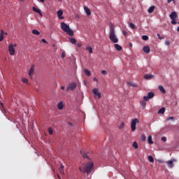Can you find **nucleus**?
<instances>
[{
	"label": "nucleus",
	"mask_w": 179,
	"mask_h": 179,
	"mask_svg": "<svg viewBox=\"0 0 179 179\" xmlns=\"http://www.w3.org/2000/svg\"><path fill=\"white\" fill-rule=\"evenodd\" d=\"M143 51H144L145 54H149V52H150V48L149 46H144L143 48Z\"/></svg>",
	"instance_id": "2eb2a0df"
},
{
	"label": "nucleus",
	"mask_w": 179,
	"mask_h": 179,
	"mask_svg": "<svg viewBox=\"0 0 179 179\" xmlns=\"http://www.w3.org/2000/svg\"><path fill=\"white\" fill-rule=\"evenodd\" d=\"M101 73H102L103 75H107V71H106V70H102V71H101Z\"/></svg>",
	"instance_id": "37998d69"
},
{
	"label": "nucleus",
	"mask_w": 179,
	"mask_h": 179,
	"mask_svg": "<svg viewBox=\"0 0 179 179\" xmlns=\"http://www.w3.org/2000/svg\"><path fill=\"white\" fill-rule=\"evenodd\" d=\"M58 1H61V0H58Z\"/></svg>",
	"instance_id": "680f3d73"
},
{
	"label": "nucleus",
	"mask_w": 179,
	"mask_h": 179,
	"mask_svg": "<svg viewBox=\"0 0 179 179\" xmlns=\"http://www.w3.org/2000/svg\"><path fill=\"white\" fill-rule=\"evenodd\" d=\"M109 40H110L112 43H115V44L118 43V38L115 34V28L114 27L113 24H111L110 26Z\"/></svg>",
	"instance_id": "f03ea898"
},
{
	"label": "nucleus",
	"mask_w": 179,
	"mask_h": 179,
	"mask_svg": "<svg viewBox=\"0 0 179 179\" xmlns=\"http://www.w3.org/2000/svg\"><path fill=\"white\" fill-rule=\"evenodd\" d=\"M57 177L59 179H61V176H59V174H57Z\"/></svg>",
	"instance_id": "6e6d98bb"
},
{
	"label": "nucleus",
	"mask_w": 179,
	"mask_h": 179,
	"mask_svg": "<svg viewBox=\"0 0 179 179\" xmlns=\"http://www.w3.org/2000/svg\"><path fill=\"white\" fill-rule=\"evenodd\" d=\"M127 85H128V86H131L132 87H136V86H138V85H136V83H131V82H128V83H127Z\"/></svg>",
	"instance_id": "4be33fe9"
},
{
	"label": "nucleus",
	"mask_w": 179,
	"mask_h": 179,
	"mask_svg": "<svg viewBox=\"0 0 179 179\" xmlns=\"http://www.w3.org/2000/svg\"><path fill=\"white\" fill-rule=\"evenodd\" d=\"M57 15L58 16V18L60 19V20H62L64 19V17L62 16V15H64V11H62V10H59L57 12Z\"/></svg>",
	"instance_id": "f8f14e48"
},
{
	"label": "nucleus",
	"mask_w": 179,
	"mask_h": 179,
	"mask_svg": "<svg viewBox=\"0 0 179 179\" xmlns=\"http://www.w3.org/2000/svg\"><path fill=\"white\" fill-rule=\"evenodd\" d=\"M42 43H44L45 44H47V41H45V39H42Z\"/></svg>",
	"instance_id": "3c124183"
},
{
	"label": "nucleus",
	"mask_w": 179,
	"mask_h": 179,
	"mask_svg": "<svg viewBox=\"0 0 179 179\" xmlns=\"http://www.w3.org/2000/svg\"><path fill=\"white\" fill-rule=\"evenodd\" d=\"M169 17L171 19V20H174V19H177V17H178V15H177L176 11H173L169 15Z\"/></svg>",
	"instance_id": "9d476101"
},
{
	"label": "nucleus",
	"mask_w": 179,
	"mask_h": 179,
	"mask_svg": "<svg viewBox=\"0 0 179 179\" xmlns=\"http://www.w3.org/2000/svg\"><path fill=\"white\" fill-rule=\"evenodd\" d=\"M142 39L144 41H148V40H149V36H146V35H143L142 36Z\"/></svg>",
	"instance_id": "2f4dec72"
},
{
	"label": "nucleus",
	"mask_w": 179,
	"mask_h": 179,
	"mask_svg": "<svg viewBox=\"0 0 179 179\" xmlns=\"http://www.w3.org/2000/svg\"><path fill=\"white\" fill-rule=\"evenodd\" d=\"M5 33L3 32V30H1V34H0V41H3V34Z\"/></svg>",
	"instance_id": "393cba45"
},
{
	"label": "nucleus",
	"mask_w": 179,
	"mask_h": 179,
	"mask_svg": "<svg viewBox=\"0 0 179 179\" xmlns=\"http://www.w3.org/2000/svg\"><path fill=\"white\" fill-rule=\"evenodd\" d=\"M61 89H62V90H64V89H65V87L64 86H62Z\"/></svg>",
	"instance_id": "5fc2aeb1"
},
{
	"label": "nucleus",
	"mask_w": 179,
	"mask_h": 179,
	"mask_svg": "<svg viewBox=\"0 0 179 179\" xmlns=\"http://www.w3.org/2000/svg\"><path fill=\"white\" fill-rule=\"evenodd\" d=\"M129 27H131V29H135V24H134V23L130 22L129 23Z\"/></svg>",
	"instance_id": "e433bc0d"
},
{
	"label": "nucleus",
	"mask_w": 179,
	"mask_h": 179,
	"mask_svg": "<svg viewBox=\"0 0 179 179\" xmlns=\"http://www.w3.org/2000/svg\"><path fill=\"white\" fill-rule=\"evenodd\" d=\"M114 46L115 50H117V51H121L122 50V47H121V45L118 44H115Z\"/></svg>",
	"instance_id": "6ab92c4d"
},
{
	"label": "nucleus",
	"mask_w": 179,
	"mask_h": 179,
	"mask_svg": "<svg viewBox=\"0 0 179 179\" xmlns=\"http://www.w3.org/2000/svg\"><path fill=\"white\" fill-rule=\"evenodd\" d=\"M122 33L124 34V36H127L128 32H127L126 31H122Z\"/></svg>",
	"instance_id": "de8ad7c7"
},
{
	"label": "nucleus",
	"mask_w": 179,
	"mask_h": 179,
	"mask_svg": "<svg viewBox=\"0 0 179 179\" xmlns=\"http://www.w3.org/2000/svg\"><path fill=\"white\" fill-rule=\"evenodd\" d=\"M174 162H177V159H173L172 160L166 162L169 169H173V167H174Z\"/></svg>",
	"instance_id": "6e6552de"
},
{
	"label": "nucleus",
	"mask_w": 179,
	"mask_h": 179,
	"mask_svg": "<svg viewBox=\"0 0 179 179\" xmlns=\"http://www.w3.org/2000/svg\"><path fill=\"white\" fill-rule=\"evenodd\" d=\"M171 23V24H177V19L175 18V19L172 20Z\"/></svg>",
	"instance_id": "f704fd0d"
},
{
	"label": "nucleus",
	"mask_w": 179,
	"mask_h": 179,
	"mask_svg": "<svg viewBox=\"0 0 179 179\" xmlns=\"http://www.w3.org/2000/svg\"><path fill=\"white\" fill-rule=\"evenodd\" d=\"M162 141L163 142H166V141H167V138H166V137H162Z\"/></svg>",
	"instance_id": "a18cd8bd"
},
{
	"label": "nucleus",
	"mask_w": 179,
	"mask_h": 179,
	"mask_svg": "<svg viewBox=\"0 0 179 179\" xmlns=\"http://www.w3.org/2000/svg\"><path fill=\"white\" fill-rule=\"evenodd\" d=\"M157 36L159 40H163V38H164V37H162V36H160V34H157Z\"/></svg>",
	"instance_id": "ea45409f"
},
{
	"label": "nucleus",
	"mask_w": 179,
	"mask_h": 179,
	"mask_svg": "<svg viewBox=\"0 0 179 179\" xmlns=\"http://www.w3.org/2000/svg\"><path fill=\"white\" fill-rule=\"evenodd\" d=\"M32 10H34V12H36V13H38L40 16H43V14L41 13V10H40V9L36 7H33Z\"/></svg>",
	"instance_id": "dca6fc26"
},
{
	"label": "nucleus",
	"mask_w": 179,
	"mask_h": 179,
	"mask_svg": "<svg viewBox=\"0 0 179 179\" xmlns=\"http://www.w3.org/2000/svg\"><path fill=\"white\" fill-rule=\"evenodd\" d=\"M94 169V164L92 161L87 162L83 168H79V170L81 173H87V176H89V174H90V173H92V171H93Z\"/></svg>",
	"instance_id": "f257e3e1"
},
{
	"label": "nucleus",
	"mask_w": 179,
	"mask_h": 179,
	"mask_svg": "<svg viewBox=\"0 0 179 179\" xmlns=\"http://www.w3.org/2000/svg\"><path fill=\"white\" fill-rule=\"evenodd\" d=\"M65 57V52H62V58H64Z\"/></svg>",
	"instance_id": "09e8293b"
},
{
	"label": "nucleus",
	"mask_w": 179,
	"mask_h": 179,
	"mask_svg": "<svg viewBox=\"0 0 179 179\" xmlns=\"http://www.w3.org/2000/svg\"><path fill=\"white\" fill-rule=\"evenodd\" d=\"M133 148H134V149H138V143L136 141H134L133 143Z\"/></svg>",
	"instance_id": "473e14b6"
},
{
	"label": "nucleus",
	"mask_w": 179,
	"mask_h": 179,
	"mask_svg": "<svg viewBox=\"0 0 179 179\" xmlns=\"http://www.w3.org/2000/svg\"><path fill=\"white\" fill-rule=\"evenodd\" d=\"M17 45L15 44L13 45H10L8 46V51L10 52V55H15V47H17Z\"/></svg>",
	"instance_id": "0eeeda50"
},
{
	"label": "nucleus",
	"mask_w": 179,
	"mask_h": 179,
	"mask_svg": "<svg viewBox=\"0 0 179 179\" xmlns=\"http://www.w3.org/2000/svg\"><path fill=\"white\" fill-rule=\"evenodd\" d=\"M64 165L61 164L60 167H59V171L62 174H64Z\"/></svg>",
	"instance_id": "7c9ffc66"
},
{
	"label": "nucleus",
	"mask_w": 179,
	"mask_h": 179,
	"mask_svg": "<svg viewBox=\"0 0 179 179\" xmlns=\"http://www.w3.org/2000/svg\"><path fill=\"white\" fill-rule=\"evenodd\" d=\"M20 1H23V0H20Z\"/></svg>",
	"instance_id": "e2e57ef3"
},
{
	"label": "nucleus",
	"mask_w": 179,
	"mask_h": 179,
	"mask_svg": "<svg viewBox=\"0 0 179 179\" xmlns=\"http://www.w3.org/2000/svg\"><path fill=\"white\" fill-rule=\"evenodd\" d=\"M136 124H139V120L138 118L132 119L131 121V128L132 132H135L136 130Z\"/></svg>",
	"instance_id": "20e7f679"
},
{
	"label": "nucleus",
	"mask_w": 179,
	"mask_h": 179,
	"mask_svg": "<svg viewBox=\"0 0 179 179\" xmlns=\"http://www.w3.org/2000/svg\"><path fill=\"white\" fill-rule=\"evenodd\" d=\"M167 2H168V3H171V2H173V3H174V2H176V1L175 0H168Z\"/></svg>",
	"instance_id": "49530a36"
},
{
	"label": "nucleus",
	"mask_w": 179,
	"mask_h": 179,
	"mask_svg": "<svg viewBox=\"0 0 179 179\" xmlns=\"http://www.w3.org/2000/svg\"><path fill=\"white\" fill-rule=\"evenodd\" d=\"M141 141H146V136L145 134H142L141 136Z\"/></svg>",
	"instance_id": "c9c22d12"
},
{
	"label": "nucleus",
	"mask_w": 179,
	"mask_h": 179,
	"mask_svg": "<svg viewBox=\"0 0 179 179\" xmlns=\"http://www.w3.org/2000/svg\"><path fill=\"white\" fill-rule=\"evenodd\" d=\"M154 10H155V6H152L148 8V13H153Z\"/></svg>",
	"instance_id": "aec40b11"
},
{
	"label": "nucleus",
	"mask_w": 179,
	"mask_h": 179,
	"mask_svg": "<svg viewBox=\"0 0 179 179\" xmlns=\"http://www.w3.org/2000/svg\"><path fill=\"white\" fill-rule=\"evenodd\" d=\"M152 78H154V76L151 74H145L144 76V79H146L147 80L149 79H152Z\"/></svg>",
	"instance_id": "a211bd4d"
},
{
	"label": "nucleus",
	"mask_w": 179,
	"mask_h": 179,
	"mask_svg": "<svg viewBox=\"0 0 179 179\" xmlns=\"http://www.w3.org/2000/svg\"><path fill=\"white\" fill-rule=\"evenodd\" d=\"M57 108L59 110H62V108H64V103L62 102L59 103Z\"/></svg>",
	"instance_id": "b1692460"
},
{
	"label": "nucleus",
	"mask_w": 179,
	"mask_h": 179,
	"mask_svg": "<svg viewBox=\"0 0 179 179\" xmlns=\"http://www.w3.org/2000/svg\"><path fill=\"white\" fill-rule=\"evenodd\" d=\"M86 51H88L89 54H93V48L90 45L85 46Z\"/></svg>",
	"instance_id": "ddd939ff"
},
{
	"label": "nucleus",
	"mask_w": 179,
	"mask_h": 179,
	"mask_svg": "<svg viewBox=\"0 0 179 179\" xmlns=\"http://www.w3.org/2000/svg\"><path fill=\"white\" fill-rule=\"evenodd\" d=\"M40 2H42V3H44L45 0H38Z\"/></svg>",
	"instance_id": "864d4df0"
},
{
	"label": "nucleus",
	"mask_w": 179,
	"mask_h": 179,
	"mask_svg": "<svg viewBox=\"0 0 179 179\" xmlns=\"http://www.w3.org/2000/svg\"><path fill=\"white\" fill-rule=\"evenodd\" d=\"M83 157L84 159H89V157L87 156V154H85V153H84V154L83 155Z\"/></svg>",
	"instance_id": "79ce46f5"
},
{
	"label": "nucleus",
	"mask_w": 179,
	"mask_h": 179,
	"mask_svg": "<svg viewBox=\"0 0 179 179\" xmlns=\"http://www.w3.org/2000/svg\"><path fill=\"white\" fill-rule=\"evenodd\" d=\"M32 34H35L36 36H39L40 31H37V29L32 30Z\"/></svg>",
	"instance_id": "c756f323"
},
{
	"label": "nucleus",
	"mask_w": 179,
	"mask_h": 179,
	"mask_svg": "<svg viewBox=\"0 0 179 179\" xmlns=\"http://www.w3.org/2000/svg\"><path fill=\"white\" fill-rule=\"evenodd\" d=\"M34 68L36 67L34 64H33L29 71V76L30 77L31 79H33V75H34Z\"/></svg>",
	"instance_id": "1a4fd4ad"
},
{
	"label": "nucleus",
	"mask_w": 179,
	"mask_h": 179,
	"mask_svg": "<svg viewBox=\"0 0 179 179\" xmlns=\"http://www.w3.org/2000/svg\"><path fill=\"white\" fill-rule=\"evenodd\" d=\"M155 97V93L154 92H149L148 94V96H143V100L145 101H149L150 99H153Z\"/></svg>",
	"instance_id": "423d86ee"
},
{
	"label": "nucleus",
	"mask_w": 179,
	"mask_h": 179,
	"mask_svg": "<svg viewBox=\"0 0 179 179\" xmlns=\"http://www.w3.org/2000/svg\"><path fill=\"white\" fill-rule=\"evenodd\" d=\"M165 45H170V41H165Z\"/></svg>",
	"instance_id": "c03bdc74"
},
{
	"label": "nucleus",
	"mask_w": 179,
	"mask_h": 179,
	"mask_svg": "<svg viewBox=\"0 0 179 179\" xmlns=\"http://www.w3.org/2000/svg\"><path fill=\"white\" fill-rule=\"evenodd\" d=\"M78 85H76V83H71L70 84H69L67 88H66V92H69V90H71V92L75 90L76 89V87Z\"/></svg>",
	"instance_id": "39448f33"
},
{
	"label": "nucleus",
	"mask_w": 179,
	"mask_h": 179,
	"mask_svg": "<svg viewBox=\"0 0 179 179\" xmlns=\"http://www.w3.org/2000/svg\"><path fill=\"white\" fill-rule=\"evenodd\" d=\"M71 44H76V39L75 38H69Z\"/></svg>",
	"instance_id": "a878e982"
},
{
	"label": "nucleus",
	"mask_w": 179,
	"mask_h": 179,
	"mask_svg": "<svg viewBox=\"0 0 179 179\" xmlns=\"http://www.w3.org/2000/svg\"><path fill=\"white\" fill-rule=\"evenodd\" d=\"M22 82H23V83H27L29 82V80H27V78H22Z\"/></svg>",
	"instance_id": "4c0bfd02"
},
{
	"label": "nucleus",
	"mask_w": 179,
	"mask_h": 179,
	"mask_svg": "<svg viewBox=\"0 0 179 179\" xmlns=\"http://www.w3.org/2000/svg\"><path fill=\"white\" fill-rule=\"evenodd\" d=\"M94 82H97V79L96 78H93Z\"/></svg>",
	"instance_id": "603ef678"
},
{
	"label": "nucleus",
	"mask_w": 179,
	"mask_h": 179,
	"mask_svg": "<svg viewBox=\"0 0 179 179\" xmlns=\"http://www.w3.org/2000/svg\"><path fill=\"white\" fill-rule=\"evenodd\" d=\"M84 72L87 76H90L92 75L90 71L87 70V69H85Z\"/></svg>",
	"instance_id": "bb28decb"
},
{
	"label": "nucleus",
	"mask_w": 179,
	"mask_h": 179,
	"mask_svg": "<svg viewBox=\"0 0 179 179\" xmlns=\"http://www.w3.org/2000/svg\"><path fill=\"white\" fill-rule=\"evenodd\" d=\"M122 127H124V122L122 123Z\"/></svg>",
	"instance_id": "bf43d9fd"
},
{
	"label": "nucleus",
	"mask_w": 179,
	"mask_h": 179,
	"mask_svg": "<svg viewBox=\"0 0 179 179\" xmlns=\"http://www.w3.org/2000/svg\"><path fill=\"white\" fill-rule=\"evenodd\" d=\"M129 46H130V47H132V43H130V44H129Z\"/></svg>",
	"instance_id": "13d9d810"
},
{
	"label": "nucleus",
	"mask_w": 179,
	"mask_h": 179,
	"mask_svg": "<svg viewBox=\"0 0 179 179\" xmlns=\"http://www.w3.org/2000/svg\"><path fill=\"white\" fill-rule=\"evenodd\" d=\"M77 45L78 48H80L82 47V43H78Z\"/></svg>",
	"instance_id": "8fccbe9b"
},
{
	"label": "nucleus",
	"mask_w": 179,
	"mask_h": 179,
	"mask_svg": "<svg viewBox=\"0 0 179 179\" xmlns=\"http://www.w3.org/2000/svg\"><path fill=\"white\" fill-rule=\"evenodd\" d=\"M84 10L85 13H87V16H90L92 15V12L90 11V9L87 8V6H84Z\"/></svg>",
	"instance_id": "4468645a"
},
{
	"label": "nucleus",
	"mask_w": 179,
	"mask_h": 179,
	"mask_svg": "<svg viewBox=\"0 0 179 179\" xmlns=\"http://www.w3.org/2000/svg\"><path fill=\"white\" fill-rule=\"evenodd\" d=\"M92 93H94L95 96H98V99H101V93L99 92V89L97 88L93 89Z\"/></svg>",
	"instance_id": "9b49d317"
},
{
	"label": "nucleus",
	"mask_w": 179,
	"mask_h": 179,
	"mask_svg": "<svg viewBox=\"0 0 179 179\" xmlns=\"http://www.w3.org/2000/svg\"><path fill=\"white\" fill-rule=\"evenodd\" d=\"M148 142L150 145H152L153 141L152 140V136H149L148 138Z\"/></svg>",
	"instance_id": "c85d7f7f"
},
{
	"label": "nucleus",
	"mask_w": 179,
	"mask_h": 179,
	"mask_svg": "<svg viewBox=\"0 0 179 179\" xmlns=\"http://www.w3.org/2000/svg\"><path fill=\"white\" fill-rule=\"evenodd\" d=\"M170 120H171V121H174V117H169L167 118V121H170Z\"/></svg>",
	"instance_id": "a19ab883"
},
{
	"label": "nucleus",
	"mask_w": 179,
	"mask_h": 179,
	"mask_svg": "<svg viewBox=\"0 0 179 179\" xmlns=\"http://www.w3.org/2000/svg\"><path fill=\"white\" fill-rule=\"evenodd\" d=\"M165 112H166V108H162L158 110V114H164Z\"/></svg>",
	"instance_id": "5701e85b"
},
{
	"label": "nucleus",
	"mask_w": 179,
	"mask_h": 179,
	"mask_svg": "<svg viewBox=\"0 0 179 179\" xmlns=\"http://www.w3.org/2000/svg\"><path fill=\"white\" fill-rule=\"evenodd\" d=\"M160 163H163V161H160Z\"/></svg>",
	"instance_id": "052dcab7"
},
{
	"label": "nucleus",
	"mask_w": 179,
	"mask_h": 179,
	"mask_svg": "<svg viewBox=\"0 0 179 179\" xmlns=\"http://www.w3.org/2000/svg\"><path fill=\"white\" fill-rule=\"evenodd\" d=\"M146 101H145V100L143 99V101H141L140 102V104H141V106L143 110H145V108H146Z\"/></svg>",
	"instance_id": "f3484780"
},
{
	"label": "nucleus",
	"mask_w": 179,
	"mask_h": 179,
	"mask_svg": "<svg viewBox=\"0 0 179 179\" xmlns=\"http://www.w3.org/2000/svg\"><path fill=\"white\" fill-rule=\"evenodd\" d=\"M159 90H160V92H162V93H166V90H164V87L162 86V85H159L158 87Z\"/></svg>",
	"instance_id": "412c9836"
},
{
	"label": "nucleus",
	"mask_w": 179,
	"mask_h": 179,
	"mask_svg": "<svg viewBox=\"0 0 179 179\" xmlns=\"http://www.w3.org/2000/svg\"><path fill=\"white\" fill-rule=\"evenodd\" d=\"M148 159L150 163H153V162H155V159H153V157H152V155L148 156Z\"/></svg>",
	"instance_id": "cd10ccee"
},
{
	"label": "nucleus",
	"mask_w": 179,
	"mask_h": 179,
	"mask_svg": "<svg viewBox=\"0 0 179 179\" xmlns=\"http://www.w3.org/2000/svg\"><path fill=\"white\" fill-rule=\"evenodd\" d=\"M48 132H49L50 135H52L54 134V131L52 130V128L49 127Z\"/></svg>",
	"instance_id": "72a5a7b5"
},
{
	"label": "nucleus",
	"mask_w": 179,
	"mask_h": 179,
	"mask_svg": "<svg viewBox=\"0 0 179 179\" xmlns=\"http://www.w3.org/2000/svg\"><path fill=\"white\" fill-rule=\"evenodd\" d=\"M177 31H179V26L177 28Z\"/></svg>",
	"instance_id": "4d7b16f0"
},
{
	"label": "nucleus",
	"mask_w": 179,
	"mask_h": 179,
	"mask_svg": "<svg viewBox=\"0 0 179 179\" xmlns=\"http://www.w3.org/2000/svg\"><path fill=\"white\" fill-rule=\"evenodd\" d=\"M0 110H1V111H3V110H4V108H3V103H1V102H0Z\"/></svg>",
	"instance_id": "58836bf2"
},
{
	"label": "nucleus",
	"mask_w": 179,
	"mask_h": 179,
	"mask_svg": "<svg viewBox=\"0 0 179 179\" xmlns=\"http://www.w3.org/2000/svg\"><path fill=\"white\" fill-rule=\"evenodd\" d=\"M61 29L63 30V31H65L68 36H70L71 37L73 36V30H72L70 27L69 25L66 24L65 22H62L61 23Z\"/></svg>",
	"instance_id": "7ed1b4c3"
}]
</instances>
